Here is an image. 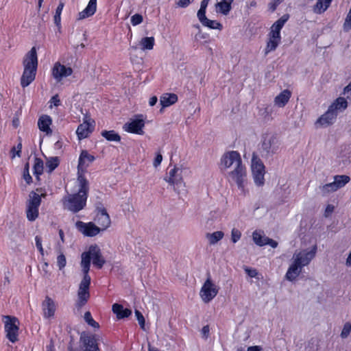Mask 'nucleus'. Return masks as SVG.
<instances>
[{"instance_id": "obj_15", "label": "nucleus", "mask_w": 351, "mask_h": 351, "mask_svg": "<svg viewBox=\"0 0 351 351\" xmlns=\"http://www.w3.org/2000/svg\"><path fill=\"white\" fill-rule=\"evenodd\" d=\"M23 64L24 69H32L37 70L38 57L35 47H33L30 51L25 56Z\"/></svg>"}, {"instance_id": "obj_30", "label": "nucleus", "mask_w": 351, "mask_h": 351, "mask_svg": "<svg viewBox=\"0 0 351 351\" xmlns=\"http://www.w3.org/2000/svg\"><path fill=\"white\" fill-rule=\"evenodd\" d=\"M350 180V178L346 175H337L334 176V184L337 190L343 187Z\"/></svg>"}, {"instance_id": "obj_4", "label": "nucleus", "mask_w": 351, "mask_h": 351, "mask_svg": "<svg viewBox=\"0 0 351 351\" xmlns=\"http://www.w3.org/2000/svg\"><path fill=\"white\" fill-rule=\"evenodd\" d=\"M3 321L4 322V329L6 333V337L12 342L15 343L18 341L19 321L14 316L3 315Z\"/></svg>"}, {"instance_id": "obj_25", "label": "nucleus", "mask_w": 351, "mask_h": 351, "mask_svg": "<svg viewBox=\"0 0 351 351\" xmlns=\"http://www.w3.org/2000/svg\"><path fill=\"white\" fill-rule=\"evenodd\" d=\"M52 120L51 118L48 115H43L41 116L38 121V126L42 132H45L47 134H51L52 132L50 129V125L51 124Z\"/></svg>"}, {"instance_id": "obj_64", "label": "nucleus", "mask_w": 351, "mask_h": 351, "mask_svg": "<svg viewBox=\"0 0 351 351\" xmlns=\"http://www.w3.org/2000/svg\"><path fill=\"white\" fill-rule=\"evenodd\" d=\"M261 348L260 346H250L247 348V351H261Z\"/></svg>"}, {"instance_id": "obj_37", "label": "nucleus", "mask_w": 351, "mask_h": 351, "mask_svg": "<svg viewBox=\"0 0 351 351\" xmlns=\"http://www.w3.org/2000/svg\"><path fill=\"white\" fill-rule=\"evenodd\" d=\"M26 213L28 220L33 221L36 220L38 216V208L27 206Z\"/></svg>"}, {"instance_id": "obj_50", "label": "nucleus", "mask_w": 351, "mask_h": 351, "mask_svg": "<svg viewBox=\"0 0 351 351\" xmlns=\"http://www.w3.org/2000/svg\"><path fill=\"white\" fill-rule=\"evenodd\" d=\"M241 237V232L237 228H233L231 232V240L232 241L235 243H237Z\"/></svg>"}, {"instance_id": "obj_51", "label": "nucleus", "mask_w": 351, "mask_h": 351, "mask_svg": "<svg viewBox=\"0 0 351 351\" xmlns=\"http://www.w3.org/2000/svg\"><path fill=\"white\" fill-rule=\"evenodd\" d=\"M135 315L142 329L145 328V318L143 314L138 310H135Z\"/></svg>"}, {"instance_id": "obj_60", "label": "nucleus", "mask_w": 351, "mask_h": 351, "mask_svg": "<svg viewBox=\"0 0 351 351\" xmlns=\"http://www.w3.org/2000/svg\"><path fill=\"white\" fill-rule=\"evenodd\" d=\"M50 102L53 104L55 106H59L61 104L60 100L58 95H53L51 98Z\"/></svg>"}, {"instance_id": "obj_35", "label": "nucleus", "mask_w": 351, "mask_h": 351, "mask_svg": "<svg viewBox=\"0 0 351 351\" xmlns=\"http://www.w3.org/2000/svg\"><path fill=\"white\" fill-rule=\"evenodd\" d=\"M224 234L222 231H216L213 233H208L206 238L208 239L210 245H215L219 241L223 239Z\"/></svg>"}, {"instance_id": "obj_55", "label": "nucleus", "mask_w": 351, "mask_h": 351, "mask_svg": "<svg viewBox=\"0 0 351 351\" xmlns=\"http://www.w3.org/2000/svg\"><path fill=\"white\" fill-rule=\"evenodd\" d=\"M194 0H179L177 6L180 8H186Z\"/></svg>"}, {"instance_id": "obj_41", "label": "nucleus", "mask_w": 351, "mask_h": 351, "mask_svg": "<svg viewBox=\"0 0 351 351\" xmlns=\"http://www.w3.org/2000/svg\"><path fill=\"white\" fill-rule=\"evenodd\" d=\"M85 322L90 326L93 327L94 328H99V324L98 322L95 321L91 315L90 312L86 311L84 313V316Z\"/></svg>"}, {"instance_id": "obj_14", "label": "nucleus", "mask_w": 351, "mask_h": 351, "mask_svg": "<svg viewBox=\"0 0 351 351\" xmlns=\"http://www.w3.org/2000/svg\"><path fill=\"white\" fill-rule=\"evenodd\" d=\"M72 73L71 67H66L59 62H56L52 69V75L58 82L61 81L63 77L70 76Z\"/></svg>"}, {"instance_id": "obj_9", "label": "nucleus", "mask_w": 351, "mask_h": 351, "mask_svg": "<svg viewBox=\"0 0 351 351\" xmlns=\"http://www.w3.org/2000/svg\"><path fill=\"white\" fill-rule=\"evenodd\" d=\"M317 245H314L310 250H304L298 253H295L293 258L302 267L308 265L314 258L317 252Z\"/></svg>"}, {"instance_id": "obj_32", "label": "nucleus", "mask_w": 351, "mask_h": 351, "mask_svg": "<svg viewBox=\"0 0 351 351\" xmlns=\"http://www.w3.org/2000/svg\"><path fill=\"white\" fill-rule=\"evenodd\" d=\"M101 134L108 141L119 142L121 141V136L114 130H103Z\"/></svg>"}, {"instance_id": "obj_47", "label": "nucleus", "mask_w": 351, "mask_h": 351, "mask_svg": "<svg viewBox=\"0 0 351 351\" xmlns=\"http://www.w3.org/2000/svg\"><path fill=\"white\" fill-rule=\"evenodd\" d=\"M66 264V260L65 256L61 253L57 257V265L60 270H62Z\"/></svg>"}, {"instance_id": "obj_27", "label": "nucleus", "mask_w": 351, "mask_h": 351, "mask_svg": "<svg viewBox=\"0 0 351 351\" xmlns=\"http://www.w3.org/2000/svg\"><path fill=\"white\" fill-rule=\"evenodd\" d=\"M178 101V96L174 93H165L163 94L160 99V105L162 108L170 106Z\"/></svg>"}, {"instance_id": "obj_12", "label": "nucleus", "mask_w": 351, "mask_h": 351, "mask_svg": "<svg viewBox=\"0 0 351 351\" xmlns=\"http://www.w3.org/2000/svg\"><path fill=\"white\" fill-rule=\"evenodd\" d=\"M138 117H143L142 115H138ZM145 126V121L144 120L141 119H131L130 122H128L124 124L123 128L125 131L130 132V133H134L137 134H143V128Z\"/></svg>"}, {"instance_id": "obj_26", "label": "nucleus", "mask_w": 351, "mask_h": 351, "mask_svg": "<svg viewBox=\"0 0 351 351\" xmlns=\"http://www.w3.org/2000/svg\"><path fill=\"white\" fill-rule=\"evenodd\" d=\"M234 0H221L215 5L217 12L227 15L232 9V3Z\"/></svg>"}, {"instance_id": "obj_40", "label": "nucleus", "mask_w": 351, "mask_h": 351, "mask_svg": "<svg viewBox=\"0 0 351 351\" xmlns=\"http://www.w3.org/2000/svg\"><path fill=\"white\" fill-rule=\"evenodd\" d=\"M34 174H43V161L37 157L34 159V165L33 167Z\"/></svg>"}, {"instance_id": "obj_46", "label": "nucleus", "mask_w": 351, "mask_h": 351, "mask_svg": "<svg viewBox=\"0 0 351 351\" xmlns=\"http://www.w3.org/2000/svg\"><path fill=\"white\" fill-rule=\"evenodd\" d=\"M252 237H253V240L256 245H258L259 246L265 245L264 239L265 237H262V235L261 234L258 233L257 232H254L253 233Z\"/></svg>"}, {"instance_id": "obj_48", "label": "nucleus", "mask_w": 351, "mask_h": 351, "mask_svg": "<svg viewBox=\"0 0 351 351\" xmlns=\"http://www.w3.org/2000/svg\"><path fill=\"white\" fill-rule=\"evenodd\" d=\"M351 332V323L346 322L343 325V328L342 329V331L341 332V338L344 339L348 337Z\"/></svg>"}, {"instance_id": "obj_49", "label": "nucleus", "mask_w": 351, "mask_h": 351, "mask_svg": "<svg viewBox=\"0 0 351 351\" xmlns=\"http://www.w3.org/2000/svg\"><path fill=\"white\" fill-rule=\"evenodd\" d=\"M130 21H131L132 25L134 26H136L137 25L141 24L143 22V18L141 14H135L133 16H132Z\"/></svg>"}, {"instance_id": "obj_56", "label": "nucleus", "mask_w": 351, "mask_h": 351, "mask_svg": "<svg viewBox=\"0 0 351 351\" xmlns=\"http://www.w3.org/2000/svg\"><path fill=\"white\" fill-rule=\"evenodd\" d=\"M268 36H269V38H271L273 39L281 40V36H280V33H279V32H276V31L271 29Z\"/></svg>"}, {"instance_id": "obj_3", "label": "nucleus", "mask_w": 351, "mask_h": 351, "mask_svg": "<svg viewBox=\"0 0 351 351\" xmlns=\"http://www.w3.org/2000/svg\"><path fill=\"white\" fill-rule=\"evenodd\" d=\"M91 260H93V265L98 269H101L106 263L101 250L97 245H90L87 252L82 254L81 267L82 271H89Z\"/></svg>"}, {"instance_id": "obj_54", "label": "nucleus", "mask_w": 351, "mask_h": 351, "mask_svg": "<svg viewBox=\"0 0 351 351\" xmlns=\"http://www.w3.org/2000/svg\"><path fill=\"white\" fill-rule=\"evenodd\" d=\"M264 240H265V245H269L273 248H276L278 246V242L269 238V237H265L264 239Z\"/></svg>"}, {"instance_id": "obj_38", "label": "nucleus", "mask_w": 351, "mask_h": 351, "mask_svg": "<svg viewBox=\"0 0 351 351\" xmlns=\"http://www.w3.org/2000/svg\"><path fill=\"white\" fill-rule=\"evenodd\" d=\"M319 189L323 195H326L330 193L337 191L335 184H334L333 182L319 186Z\"/></svg>"}, {"instance_id": "obj_53", "label": "nucleus", "mask_w": 351, "mask_h": 351, "mask_svg": "<svg viewBox=\"0 0 351 351\" xmlns=\"http://www.w3.org/2000/svg\"><path fill=\"white\" fill-rule=\"evenodd\" d=\"M283 0H273L269 3V8L271 12H274L278 5H280Z\"/></svg>"}, {"instance_id": "obj_28", "label": "nucleus", "mask_w": 351, "mask_h": 351, "mask_svg": "<svg viewBox=\"0 0 351 351\" xmlns=\"http://www.w3.org/2000/svg\"><path fill=\"white\" fill-rule=\"evenodd\" d=\"M200 23L202 25L212 29H219L221 30L223 29V25L221 23L217 22V21L210 20L208 19L206 15L204 16L197 17Z\"/></svg>"}, {"instance_id": "obj_13", "label": "nucleus", "mask_w": 351, "mask_h": 351, "mask_svg": "<svg viewBox=\"0 0 351 351\" xmlns=\"http://www.w3.org/2000/svg\"><path fill=\"white\" fill-rule=\"evenodd\" d=\"M76 227L86 237H94L99 233L101 228L95 225L93 222L84 223L81 221H78L76 223Z\"/></svg>"}, {"instance_id": "obj_34", "label": "nucleus", "mask_w": 351, "mask_h": 351, "mask_svg": "<svg viewBox=\"0 0 351 351\" xmlns=\"http://www.w3.org/2000/svg\"><path fill=\"white\" fill-rule=\"evenodd\" d=\"M29 197V199L27 202V206L39 208L41 203V196L34 191H31Z\"/></svg>"}, {"instance_id": "obj_18", "label": "nucleus", "mask_w": 351, "mask_h": 351, "mask_svg": "<svg viewBox=\"0 0 351 351\" xmlns=\"http://www.w3.org/2000/svg\"><path fill=\"white\" fill-rule=\"evenodd\" d=\"M95 220L102 230L108 228L111 223L110 216L104 208L99 209V213Z\"/></svg>"}, {"instance_id": "obj_17", "label": "nucleus", "mask_w": 351, "mask_h": 351, "mask_svg": "<svg viewBox=\"0 0 351 351\" xmlns=\"http://www.w3.org/2000/svg\"><path fill=\"white\" fill-rule=\"evenodd\" d=\"M95 160L94 156L90 154L88 151L82 150L78 159L77 170L84 171Z\"/></svg>"}, {"instance_id": "obj_19", "label": "nucleus", "mask_w": 351, "mask_h": 351, "mask_svg": "<svg viewBox=\"0 0 351 351\" xmlns=\"http://www.w3.org/2000/svg\"><path fill=\"white\" fill-rule=\"evenodd\" d=\"M42 308L43 315L45 318L53 317L56 311V305L54 301L49 296H46L45 300L43 302Z\"/></svg>"}, {"instance_id": "obj_29", "label": "nucleus", "mask_w": 351, "mask_h": 351, "mask_svg": "<svg viewBox=\"0 0 351 351\" xmlns=\"http://www.w3.org/2000/svg\"><path fill=\"white\" fill-rule=\"evenodd\" d=\"M92 132V129H90V125L89 123L85 121L83 123L80 124L76 130V134L78 136L79 139H83L87 138L88 135Z\"/></svg>"}, {"instance_id": "obj_44", "label": "nucleus", "mask_w": 351, "mask_h": 351, "mask_svg": "<svg viewBox=\"0 0 351 351\" xmlns=\"http://www.w3.org/2000/svg\"><path fill=\"white\" fill-rule=\"evenodd\" d=\"M209 1L210 0H202L201 1L200 8L197 11V17H199V16L203 17V16H204V15H206V8L208 6Z\"/></svg>"}, {"instance_id": "obj_23", "label": "nucleus", "mask_w": 351, "mask_h": 351, "mask_svg": "<svg viewBox=\"0 0 351 351\" xmlns=\"http://www.w3.org/2000/svg\"><path fill=\"white\" fill-rule=\"evenodd\" d=\"M112 312L117 315V319H124L132 315V311L129 308H124L123 305L115 303L112 306Z\"/></svg>"}, {"instance_id": "obj_33", "label": "nucleus", "mask_w": 351, "mask_h": 351, "mask_svg": "<svg viewBox=\"0 0 351 351\" xmlns=\"http://www.w3.org/2000/svg\"><path fill=\"white\" fill-rule=\"evenodd\" d=\"M155 43L154 38L151 37H144L140 41V45L141 47V49L145 50H151L153 49Z\"/></svg>"}, {"instance_id": "obj_20", "label": "nucleus", "mask_w": 351, "mask_h": 351, "mask_svg": "<svg viewBox=\"0 0 351 351\" xmlns=\"http://www.w3.org/2000/svg\"><path fill=\"white\" fill-rule=\"evenodd\" d=\"M97 10V0H90L87 6L78 14V19L82 20L93 16Z\"/></svg>"}, {"instance_id": "obj_1", "label": "nucleus", "mask_w": 351, "mask_h": 351, "mask_svg": "<svg viewBox=\"0 0 351 351\" xmlns=\"http://www.w3.org/2000/svg\"><path fill=\"white\" fill-rule=\"evenodd\" d=\"M234 167V169L229 173V178L234 182L238 188L242 191L247 181L246 169L242 164V160L239 152L230 151L225 153L220 160V169H227Z\"/></svg>"}, {"instance_id": "obj_57", "label": "nucleus", "mask_w": 351, "mask_h": 351, "mask_svg": "<svg viewBox=\"0 0 351 351\" xmlns=\"http://www.w3.org/2000/svg\"><path fill=\"white\" fill-rule=\"evenodd\" d=\"M36 69H24L23 74H25L28 76H31L33 77H36Z\"/></svg>"}, {"instance_id": "obj_43", "label": "nucleus", "mask_w": 351, "mask_h": 351, "mask_svg": "<svg viewBox=\"0 0 351 351\" xmlns=\"http://www.w3.org/2000/svg\"><path fill=\"white\" fill-rule=\"evenodd\" d=\"M23 178L27 184H30L32 182V178L29 174V164L28 162L24 165Z\"/></svg>"}, {"instance_id": "obj_22", "label": "nucleus", "mask_w": 351, "mask_h": 351, "mask_svg": "<svg viewBox=\"0 0 351 351\" xmlns=\"http://www.w3.org/2000/svg\"><path fill=\"white\" fill-rule=\"evenodd\" d=\"M77 182L79 186V190L77 193H81L82 195H84V196L88 197V192L89 191V183L86 178L83 176L81 171H78L77 173Z\"/></svg>"}, {"instance_id": "obj_11", "label": "nucleus", "mask_w": 351, "mask_h": 351, "mask_svg": "<svg viewBox=\"0 0 351 351\" xmlns=\"http://www.w3.org/2000/svg\"><path fill=\"white\" fill-rule=\"evenodd\" d=\"M182 169L174 167L169 171L168 176L165 178V180L170 185L174 186V189L177 190L184 186L182 176Z\"/></svg>"}, {"instance_id": "obj_21", "label": "nucleus", "mask_w": 351, "mask_h": 351, "mask_svg": "<svg viewBox=\"0 0 351 351\" xmlns=\"http://www.w3.org/2000/svg\"><path fill=\"white\" fill-rule=\"evenodd\" d=\"M302 269V267L293 260V263L289 266L286 273V279L291 282L295 280L296 278L300 275Z\"/></svg>"}, {"instance_id": "obj_24", "label": "nucleus", "mask_w": 351, "mask_h": 351, "mask_svg": "<svg viewBox=\"0 0 351 351\" xmlns=\"http://www.w3.org/2000/svg\"><path fill=\"white\" fill-rule=\"evenodd\" d=\"M291 96V91L288 89H285L275 97L274 103L278 107L282 108L288 103Z\"/></svg>"}, {"instance_id": "obj_7", "label": "nucleus", "mask_w": 351, "mask_h": 351, "mask_svg": "<svg viewBox=\"0 0 351 351\" xmlns=\"http://www.w3.org/2000/svg\"><path fill=\"white\" fill-rule=\"evenodd\" d=\"M251 167L254 183L258 186H263L265 183V166L255 154L252 156Z\"/></svg>"}, {"instance_id": "obj_39", "label": "nucleus", "mask_w": 351, "mask_h": 351, "mask_svg": "<svg viewBox=\"0 0 351 351\" xmlns=\"http://www.w3.org/2000/svg\"><path fill=\"white\" fill-rule=\"evenodd\" d=\"M281 40L278 39H273L271 38H269V40L267 43V46L265 48V54H267L269 52L276 50Z\"/></svg>"}, {"instance_id": "obj_58", "label": "nucleus", "mask_w": 351, "mask_h": 351, "mask_svg": "<svg viewBox=\"0 0 351 351\" xmlns=\"http://www.w3.org/2000/svg\"><path fill=\"white\" fill-rule=\"evenodd\" d=\"M261 115L264 117L265 119L268 121L270 118V111L269 108L267 107L263 109H261Z\"/></svg>"}, {"instance_id": "obj_52", "label": "nucleus", "mask_w": 351, "mask_h": 351, "mask_svg": "<svg viewBox=\"0 0 351 351\" xmlns=\"http://www.w3.org/2000/svg\"><path fill=\"white\" fill-rule=\"evenodd\" d=\"M36 246L42 255L44 254V250L42 245V239L39 236L35 237Z\"/></svg>"}, {"instance_id": "obj_16", "label": "nucleus", "mask_w": 351, "mask_h": 351, "mask_svg": "<svg viewBox=\"0 0 351 351\" xmlns=\"http://www.w3.org/2000/svg\"><path fill=\"white\" fill-rule=\"evenodd\" d=\"M262 148L267 154H274L278 148V141L274 135L266 136L262 143Z\"/></svg>"}, {"instance_id": "obj_5", "label": "nucleus", "mask_w": 351, "mask_h": 351, "mask_svg": "<svg viewBox=\"0 0 351 351\" xmlns=\"http://www.w3.org/2000/svg\"><path fill=\"white\" fill-rule=\"evenodd\" d=\"M87 197L81 193H75L69 195L64 204L65 208L73 213H76L82 210L86 204Z\"/></svg>"}, {"instance_id": "obj_31", "label": "nucleus", "mask_w": 351, "mask_h": 351, "mask_svg": "<svg viewBox=\"0 0 351 351\" xmlns=\"http://www.w3.org/2000/svg\"><path fill=\"white\" fill-rule=\"evenodd\" d=\"M289 15L288 14L282 15L271 25V29L279 32V33H280V30L282 29L286 22L289 20Z\"/></svg>"}, {"instance_id": "obj_6", "label": "nucleus", "mask_w": 351, "mask_h": 351, "mask_svg": "<svg viewBox=\"0 0 351 351\" xmlns=\"http://www.w3.org/2000/svg\"><path fill=\"white\" fill-rule=\"evenodd\" d=\"M84 276L80 284L77 292V306L80 308L85 305L88 298H90L89 287L90 285V277L88 272L83 271Z\"/></svg>"}, {"instance_id": "obj_45", "label": "nucleus", "mask_w": 351, "mask_h": 351, "mask_svg": "<svg viewBox=\"0 0 351 351\" xmlns=\"http://www.w3.org/2000/svg\"><path fill=\"white\" fill-rule=\"evenodd\" d=\"M35 77L31 76L26 75L23 74L21 77V85L22 87L25 88L29 86L34 80Z\"/></svg>"}, {"instance_id": "obj_59", "label": "nucleus", "mask_w": 351, "mask_h": 351, "mask_svg": "<svg viewBox=\"0 0 351 351\" xmlns=\"http://www.w3.org/2000/svg\"><path fill=\"white\" fill-rule=\"evenodd\" d=\"M209 332H210V328H209V326L208 325L206 326H204L202 329V337L205 339H206L208 337V335H209Z\"/></svg>"}, {"instance_id": "obj_36", "label": "nucleus", "mask_w": 351, "mask_h": 351, "mask_svg": "<svg viewBox=\"0 0 351 351\" xmlns=\"http://www.w3.org/2000/svg\"><path fill=\"white\" fill-rule=\"evenodd\" d=\"M60 160L58 157H50L46 161V167L48 169V172L51 173L58 165Z\"/></svg>"}, {"instance_id": "obj_62", "label": "nucleus", "mask_w": 351, "mask_h": 351, "mask_svg": "<svg viewBox=\"0 0 351 351\" xmlns=\"http://www.w3.org/2000/svg\"><path fill=\"white\" fill-rule=\"evenodd\" d=\"M245 271L247 274V275L251 278H254L258 274L257 271L256 269L247 268L245 269Z\"/></svg>"}, {"instance_id": "obj_10", "label": "nucleus", "mask_w": 351, "mask_h": 351, "mask_svg": "<svg viewBox=\"0 0 351 351\" xmlns=\"http://www.w3.org/2000/svg\"><path fill=\"white\" fill-rule=\"evenodd\" d=\"M83 351H100L96 335L82 333L80 338Z\"/></svg>"}, {"instance_id": "obj_2", "label": "nucleus", "mask_w": 351, "mask_h": 351, "mask_svg": "<svg viewBox=\"0 0 351 351\" xmlns=\"http://www.w3.org/2000/svg\"><path fill=\"white\" fill-rule=\"evenodd\" d=\"M347 107L346 99L343 97H338L329 106L327 111L317 120L315 124L323 127L332 125L335 121L338 113L343 112Z\"/></svg>"}, {"instance_id": "obj_61", "label": "nucleus", "mask_w": 351, "mask_h": 351, "mask_svg": "<svg viewBox=\"0 0 351 351\" xmlns=\"http://www.w3.org/2000/svg\"><path fill=\"white\" fill-rule=\"evenodd\" d=\"M162 160V156L160 154H158L154 159V166L158 167L160 165L161 162Z\"/></svg>"}, {"instance_id": "obj_8", "label": "nucleus", "mask_w": 351, "mask_h": 351, "mask_svg": "<svg viewBox=\"0 0 351 351\" xmlns=\"http://www.w3.org/2000/svg\"><path fill=\"white\" fill-rule=\"evenodd\" d=\"M219 288L213 283L210 274L203 284L199 295L204 303L210 302L218 293Z\"/></svg>"}, {"instance_id": "obj_42", "label": "nucleus", "mask_w": 351, "mask_h": 351, "mask_svg": "<svg viewBox=\"0 0 351 351\" xmlns=\"http://www.w3.org/2000/svg\"><path fill=\"white\" fill-rule=\"evenodd\" d=\"M327 8H328L326 7V3H324V0H317L316 4L313 7V11L316 14H322L326 10Z\"/></svg>"}, {"instance_id": "obj_63", "label": "nucleus", "mask_w": 351, "mask_h": 351, "mask_svg": "<svg viewBox=\"0 0 351 351\" xmlns=\"http://www.w3.org/2000/svg\"><path fill=\"white\" fill-rule=\"evenodd\" d=\"M64 6V3L62 1H60L59 4L56 8L55 14L61 15V13H62Z\"/></svg>"}]
</instances>
